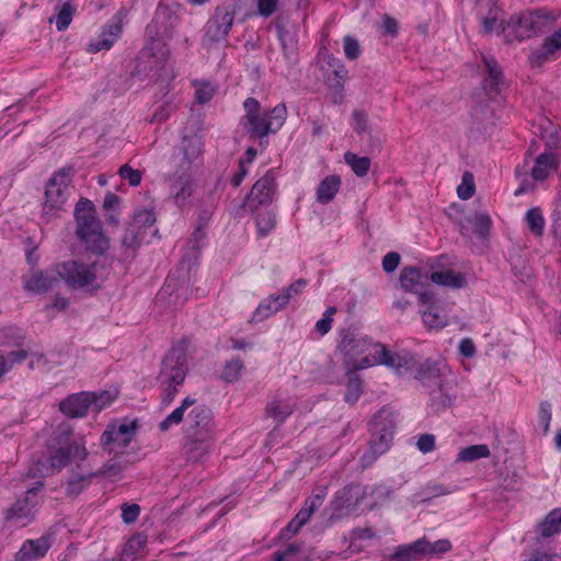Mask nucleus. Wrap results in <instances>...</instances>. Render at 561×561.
Instances as JSON below:
<instances>
[{
    "label": "nucleus",
    "mask_w": 561,
    "mask_h": 561,
    "mask_svg": "<svg viewBox=\"0 0 561 561\" xmlns=\"http://www.w3.org/2000/svg\"><path fill=\"white\" fill-rule=\"evenodd\" d=\"M182 302V295L171 283H167L156 297V305L162 308L175 309Z\"/></svg>",
    "instance_id": "nucleus-33"
},
{
    "label": "nucleus",
    "mask_w": 561,
    "mask_h": 561,
    "mask_svg": "<svg viewBox=\"0 0 561 561\" xmlns=\"http://www.w3.org/2000/svg\"><path fill=\"white\" fill-rule=\"evenodd\" d=\"M278 36L282 42L284 55L287 59H295L297 56V39L295 36L284 27L278 30Z\"/></svg>",
    "instance_id": "nucleus-45"
},
{
    "label": "nucleus",
    "mask_w": 561,
    "mask_h": 561,
    "mask_svg": "<svg viewBox=\"0 0 561 561\" xmlns=\"http://www.w3.org/2000/svg\"><path fill=\"white\" fill-rule=\"evenodd\" d=\"M234 9L229 5H220L206 24L204 44L211 45L224 39L234 21Z\"/></svg>",
    "instance_id": "nucleus-8"
},
{
    "label": "nucleus",
    "mask_w": 561,
    "mask_h": 561,
    "mask_svg": "<svg viewBox=\"0 0 561 561\" xmlns=\"http://www.w3.org/2000/svg\"><path fill=\"white\" fill-rule=\"evenodd\" d=\"M275 176L271 171H268L254 183L248 196L247 202L251 211L254 213L259 205L270 204L275 194Z\"/></svg>",
    "instance_id": "nucleus-14"
},
{
    "label": "nucleus",
    "mask_w": 561,
    "mask_h": 561,
    "mask_svg": "<svg viewBox=\"0 0 561 561\" xmlns=\"http://www.w3.org/2000/svg\"><path fill=\"white\" fill-rule=\"evenodd\" d=\"M561 530V507L551 511L538 525V533L541 537L548 538Z\"/></svg>",
    "instance_id": "nucleus-35"
},
{
    "label": "nucleus",
    "mask_w": 561,
    "mask_h": 561,
    "mask_svg": "<svg viewBox=\"0 0 561 561\" xmlns=\"http://www.w3.org/2000/svg\"><path fill=\"white\" fill-rule=\"evenodd\" d=\"M204 141L199 133L184 134L178 152L176 173L188 175L202 160Z\"/></svg>",
    "instance_id": "nucleus-6"
},
{
    "label": "nucleus",
    "mask_w": 561,
    "mask_h": 561,
    "mask_svg": "<svg viewBox=\"0 0 561 561\" xmlns=\"http://www.w3.org/2000/svg\"><path fill=\"white\" fill-rule=\"evenodd\" d=\"M455 398L454 387L450 383H438V387L431 392L432 404L436 409L450 407Z\"/></svg>",
    "instance_id": "nucleus-34"
},
{
    "label": "nucleus",
    "mask_w": 561,
    "mask_h": 561,
    "mask_svg": "<svg viewBox=\"0 0 561 561\" xmlns=\"http://www.w3.org/2000/svg\"><path fill=\"white\" fill-rule=\"evenodd\" d=\"M344 160L359 178L367 175L370 169L371 160L369 157H358L356 153L347 151L344 154Z\"/></svg>",
    "instance_id": "nucleus-40"
},
{
    "label": "nucleus",
    "mask_w": 561,
    "mask_h": 561,
    "mask_svg": "<svg viewBox=\"0 0 561 561\" xmlns=\"http://www.w3.org/2000/svg\"><path fill=\"white\" fill-rule=\"evenodd\" d=\"M93 397L92 408L99 412L102 409L110 405L117 397V393H113L111 391H102L100 393L91 392Z\"/></svg>",
    "instance_id": "nucleus-56"
},
{
    "label": "nucleus",
    "mask_w": 561,
    "mask_h": 561,
    "mask_svg": "<svg viewBox=\"0 0 561 561\" xmlns=\"http://www.w3.org/2000/svg\"><path fill=\"white\" fill-rule=\"evenodd\" d=\"M559 168V159L557 154L551 151L540 153L535 159V164L530 171V175L535 181L543 182L548 179L552 171Z\"/></svg>",
    "instance_id": "nucleus-21"
},
{
    "label": "nucleus",
    "mask_w": 561,
    "mask_h": 561,
    "mask_svg": "<svg viewBox=\"0 0 561 561\" xmlns=\"http://www.w3.org/2000/svg\"><path fill=\"white\" fill-rule=\"evenodd\" d=\"M61 278L56 272H37L24 282V289L34 294H44L55 288Z\"/></svg>",
    "instance_id": "nucleus-20"
},
{
    "label": "nucleus",
    "mask_w": 561,
    "mask_h": 561,
    "mask_svg": "<svg viewBox=\"0 0 561 561\" xmlns=\"http://www.w3.org/2000/svg\"><path fill=\"white\" fill-rule=\"evenodd\" d=\"M365 497V491L356 484H350L336 492L331 508V519H339L354 512Z\"/></svg>",
    "instance_id": "nucleus-9"
},
{
    "label": "nucleus",
    "mask_w": 561,
    "mask_h": 561,
    "mask_svg": "<svg viewBox=\"0 0 561 561\" xmlns=\"http://www.w3.org/2000/svg\"><path fill=\"white\" fill-rule=\"evenodd\" d=\"M363 393V381L357 376H350L346 383L345 401L354 404Z\"/></svg>",
    "instance_id": "nucleus-47"
},
{
    "label": "nucleus",
    "mask_w": 561,
    "mask_h": 561,
    "mask_svg": "<svg viewBox=\"0 0 561 561\" xmlns=\"http://www.w3.org/2000/svg\"><path fill=\"white\" fill-rule=\"evenodd\" d=\"M427 546V539L421 538L412 543L399 546L391 554L390 561H415L424 557V549Z\"/></svg>",
    "instance_id": "nucleus-25"
},
{
    "label": "nucleus",
    "mask_w": 561,
    "mask_h": 561,
    "mask_svg": "<svg viewBox=\"0 0 561 561\" xmlns=\"http://www.w3.org/2000/svg\"><path fill=\"white\" fill-rule=\"evenodd\" d=\"M92 474H81V476H76L71 479H69L68 483H67V495L70 496V497H76L77 495H79L83 489L88 485L89 483V478L91 477Z\"/></svg>",
    "instance_id": "nucleus-51"
},
{
    "label": "nucleus",
    "mask_w": 561,
    "mask_h": 561,
    "mask_svg": "<svg viewBox=\"0 0 561 561\" xmlns=\"http://www.w3.org/2000/svg\"><path fill=\"white\" fill-rule=\"evenodd\" d=\"M396 425L389 414L379 412L373 421V439L370 440L369 454L363 456L365 465L371 463L377 456L387 451L392 442Z\"/></svg>",
    "instance_id": "nucleus-4"
},
{
    "label": "nucleus",
    "mask_w": 561,
    "mask_h": 561,
    "mask_svg": "<svg viewBox=\"0 0 561 561\" xmlns=\"http://www.w3.org/2000/svg\"><path fill=\"white\" fill-rule=\"evenodd\" d=\"M186 352L184 346L172 347L162 360L159 382L162 387L161 401L164 405H170L186 377Z\"/></svg>",
    "instance_id": "nucleus-2"
},
{
    "label": "nucleus",
    "mask_w": 561,
    "mask_h": 561,
    "mask_svg": "<svg viewBox=\"0 0 561 561\" xmlns=\"http://www.w3.org/2000/svg\"><path fill=\"white\" fill-rule=\"evenodd\" d=\"M529 26L530 30L528 36H537L540 33L549 31L554 23V16L542 10L529 12Z\"/></svg>",
    "instance_id": "nucleus-29"
},
{
    "label": "nucleus",
    "mask_w": 561,
    "mask_h": 561,
    "mask_svg": "<svg viewBox=\"0 0 561 561\" xmlns=\"http://www.w3.org/2000/svg\"><path fill=\"white\" fill-rule=\"evenodd\" d=\"M144 233L145 231L140 227L129 222L122 238V244L126 248L135 249L140 245Z\"/></svg>",
    "instance_id": "nucleus-46"
},
{
    "label": "nucleus",
    "mask_w": 561,
    "mask_h": 561,
    "mask_svg": "<svg viewBox=\"0 0 561 561\" xmlns=\"http://www.w3.org/2000/svg\"><path fill=\"white\" fill-rule=\"evenodd\" d=\"M95 214V207L91 201L79 199L75 209L77 236L89 252L102 254L108 248V239L103 233L102 224Z\"/></svg>",
    "instance_id": "nucleus-1"
},
{
    "label": "nucleus",
    "mask_w": 561,
    "mask_h": 561,
    "mask_svg": "<svg viewBox=\"0 0 561 561\" xmlns=\"http://www.w3.org/2000/svg\"><path fill=\"white\" fill-rule=\"evenodd\" d=\"M186 420L185 437H214V420L209 409L195 407Z\"/></svg>",
    "instance_id": "nucleus-11"
},
{
    "label": "nucleus",
    "mask_w": 561,
    "mask_h": 561,
    "mask_svg": "<svg viewBox=\"0 0 561 561\" xmlns=\"http://www.w3.org/2000/svg\"><path fill=\"white\" fill-rule=\"evenodd\" d=\"M476 192L474 179L471 172L466 171L462 175L461 184L457 187L458 197L466 201L473 196Z\"/></svg>",
    "instance_id": "nucleus-49"
},
{
    "label": "nucleus",
    "mask_w": 561,
    "mask_h": 561,
    "mask_svg": "<svg viewBox=\"0 0 561 561\" xmlns=\"http://www.w3.org/2000/svg\"><path fill=\"white\" fill-rule=\"evenodd\" d=\"M483 62L486 68L488 77L484 80V90L489 94H497L503 84V73L497 61L491 56H484Z\"/></svg>",
    "instance_id": "nucleus-26"
},
{
    "label": "nucleus",
    "mask_w": 561,
    "mask_h": 561,
    "mask_svg": "<svg viewBox=\"0 0 561 561\" xmlns=\"http://www.w3.org/2000/svg\"><path fill=\"white\" fill-rule=\"evenodd\" d=\"M72 432L73 428L69 423L59 424L53 433L49 447L71 446L73 444L70 443Z\"/></svg>",
    "instance_id": "nucleus-42"
},
{
    "label": "nucleus",
    "mask_w": 561,
    "mask_h": 561,
    "mask_svg": "<svg viewBox=\"0 0 561 561\" xmlns=\"http://www.w3.org/2000/svg\"><path fill=\"white\" fill-rule=\"evenodd\" d=\"M124 469L125 465L122 462V460L115 458L105 462L102 469L96 474L115 479L121 476Z\"/></svg>",
    "instance_id": "nucleus-55"
},
{
    "label": "nucleus",
    "mask_w": 561,
    "mask_h": 561,
    "mask_svg": "<svg viewBox=\"0 0 561 561\" xmlns=\"http://www.w3.org/2000/svg\"><path fill=\"white\" fill-rule=\"evenodd\" d=\"M428 278L437 285L448 286L451 288H462L466 286L465 276L453 270L433 272Z\"/></svg>",
    "instance_id": "nucleus-31"
},
{
    "label": "nucleus",
    "mask_w": 561,
    "mask_h": 561,
    "mask_svg": "<svg viewBox=\"0 0 561 561\" xmlns=\"http://www.w3.org/2000/svg\"><path fill=\"white\" fill-rule=\"evenodd\" d=\"M375 363H379V357L365 355L360 359L355 358L350 363H346V368L348 373H353L354 370L364 369L373 366Z\"/></svg>",
    "instance_id": "nucleus-60"
},
{
    "label": "nucleus",
    "mask_w": 561,
    "mask_h": 561,
    "mask_svg": "<svg viewBox=\"0 0 561 561\" xmlns=\"http://www.w3.org/2000/svg\"><path fill=\"white\" fill-rule=\"evenodd\" d=\"M286 117V106L278 104L266 114L244 116V128L251 137L263 138L271 133H276L284 125Z\"/></svg>",
    "instance_id": "nucleus-5"
},
{
    "label": "nucleus",
    "mask_w": 561,
    "mask_h": 561,
    "mask_svg": "<svg viewBox=\"0 0 561 561\" xmlns=\"http://www.w3.org/2000/svg\"><path fill=\"white\" fill-rule=\"evenodd\" d=\"M341 185V180L336 175L327 176L321 181L317 188V201L321 204L331 202L336 195Z\"/></svg>",
    "instance_id": "nucleus-32"
},
{
    "label": "nucleus",
    "mask_w": 561,
    "mask_h": 561,
    "mask_svg": "<svg viewBox=\"0 0 561 561\" xmlns=\"http://www.w3.org/2000/svg\"><path fill=\"white\" fill-rule=\"evenodd\" d=\"M216 88L209 82H201L196 84L195 100L199 104L209 102L215 95Z\"/></svg>",
    "instance_id": "nucleus-57"
},
{
    "label": "nucleus",
    "mask_w": 561,
    "mask_h": 561,
    "mask_svg": "<svg viewBox=\"0 0 561 561\" xmlns=\"http://www.w3.org/2000/svg\"><path fill=\"white\" fill-rule=\"evenodd\" d=\"M491 228V219L488 214L478 213L471 217H467L463 222L460 224V231L463 236L468 237L470 231L481 238H485L489 234Z\"/></svg>",
    "instance_id": "nucleus-24"
},
{
    "label": "nucleus",
    "mask_w": 561,
    "mask_h": 561,
    "mask_svg": "<svg viewBox=\"0 0 561 561\" xmlns=\"http://www.w3.org/2000/svg\"><path fill=\"white\" fill-rule=\"evenodd\" d=\"M195 403L194 399L185 398L181 405L170 413L160 424L159 428L167 432L170 426L178 425L184 420V413Z\"/></svg>",
    "instance_id": "nucleus-38"
},
{
    "label": "nucleus",
    "mask_w": 561,
    "mask_h": 561,
    "mask_svg": "<svg viewBox=\"0 0 561 561\" xmlns=\"http://www.w3.org/2000/svg\"><path fill=\"white\" fill-rule=\"evenodd\" d=\"M134 225L140 227L144 231L156 222V215L148 209H140L134 214L131 221Z\"/></svg>",
    "instance_id": "nucleus-54"
},
{
    "label": "nucleus",
    "mask_w": 561,
    "mask_h": 561,
    "mask_svg": "<svg viewBox=\"0 0 561 561\" xmlns=\"http://www.w3.org/2000/svg\"><path fill=\"white\" fill-rule=\"evenodd\" d=\"M87 456L85 447L78 443H73L71 446L49 447L48 470L51 472L60 471L70 461H83Z\"/></svg>",
    "instance_id": "nucleus-12"
},
{
    "label": "nucleus",
    "mask_w": 561,
    "mask_h": 561,
    "mask_svg": "<svg viewBox=\"0 0 561 561\" xmlns=\"http://www.w3.org/2000/svg\"><path fill=\"white\" fill-rule=\"evenodd\" d=\"M556 60V57L547 50L541 43L540 47L531 49L528 55V64L531 68H541L545 64Z\"/></svg>",
    "instance_id": "nucleus-44"
},
{
    "label": "nucleus",
    "mask_w": 561,
    "mask_h": 561,
    "mask_svg": "<svg viewBox=\"0 0 561 561\" xmlns=\"http://www.w3.org/2000/svg\"><path fill=\"white\" fill-rule=\"evenodd\" d=\"M428 279L427 273L415 266L403 267L399 277L401 288L419 295L422 304H430L433 300V294L425 290Z\"/></svg>",
    "instance_id": "nucleus-10"
},
{
    "label": "nucleus",
    "mask_w": 561,
    "mask_h": 561,
    "mask_svg": "<svg viewBox=\"0 0 561 561\" xmlns=\"http://www.w3.org/2000/svg\"><path fill=\"white\" fill-rule=\"evenodd\" d=\"M137 428V421L130 423H123L114 425L106 430L102 435L103 445H116L119 448H125L133 440Z\"/></svg>",
    "instance_id": "nucleus-16"
},
{
    "label": "nucleus",
    "mask_w": 561,
    "mask_h": 561,
    "mask_svg": "<svg viewBox=\"0 0 561 561\" xmlns=\"http://www.w3.org/2000/svg\"><path fill=\"white\" fill-rule=\"evenodd\" d=\"M185 454L191 461H201L208 453L214 437H185Z\"/></svg>",
    "instance_id": "nucleus-27"
},
{
    "label": "nucleus",
    "mask_w": 561,
    "mask_h": 561,
    "mask_svg": "<svg viewBox=\"0 0 561 561\" xmlns=\"http://www.w3.org/2000/svg\"><path fill=\"white\" fill-rule=\"evenodd\" d=\"M121 33H122V18L115 16L114 21L103 30L100 37H101V39L110 41L111 47H112L114 42L119 37Z\"/></svg>",
    "instance_id": "nucleus-53"
},
{
    "label": "nucleus",
    "mask_w": 561,
    "mask_h": 561,
    "mask_svg": "<svg viewBox=\"0 0 561 561\" xmlns=\"http://www.w3.org/2000/svg\"><path fill=\"white\" fill-rule=\"evenodd\" d=\"M427 310L422 311V318L424 324L428 329H440L446 325V314L435 306V299L432 302L426 304Z\"/></svg>",
    "instance_id": "nucleus-36"
},
{
    "label": "nucleus",
    "mask_w": 561,
    "mask_h": 561,
    "mask_svg": "<svg viewBox=\"0 0 561 561\" xmlns=\"http://www.w3.org/2000/svg\"><path fill=\"white\" fill-rule=\"evenodd\" d=\"M140 514V506L136 503L122 505V518L126 524H133L137 520Z\"/></svg>",
    "instance_id": "nucleus-63"
},
{
    "label": "nucleus",
    "mask_w": 561,
    "mask_h": 561,
    "mask_svg": "<svg viewBox=\"0 0 561 561\" xmlns=\"http://www.w3.org/2000/svg\"><path fill=\"white\" fill-rule=\"evenodd\" d=\"M96 264H84L69 261L57 266L56 273L71 288H83L92 285L96 279Z\"/></svg>",
    "instance_id": "nucleus-7"
},
{
    "label": "nucleus",
    "mask_w": 561,
    "mask_h": 561,
    "mask_svg": "<svg viewBox=\"0 0 561 561\" xmlns=\"http://www.w3.org/2000/svg\"><path fill=\"white\" fill-rule=\"evenodd\" d=\"M542 139L550 150L557 149L560 144L559 129L549 123V127L542 133Z\"/></svg>",
    "instance_id": "nucleus-61"
},
{
    "label": "nucleus",
    "mask_w": 561,
    "mask_h": 561,
    "mask_svg": "<svg viewBox=\"0 0 561 561\" xmlns=\"http://www.w3.org/2000/svg\"><path fill=\"white\" fill-rule=\"evenodd\" d=\"M73 13L75 8L69 2L61 5L59 12L55 16L58 31H64L69 26L72 21Z\"/></svg>",
    "instance_id": "nucleus-52"
},
{
    "label": "nucleus",
    "mask_w": 561,
    "mask_h": 561,
    "mask_svg": "<svg viewBox=\"0 0 561 561\" xmlns=\"http://www.w3.org/2000/svg\"><path fill=\"white\" fill-rule=\"evenodd\" d=\"M93 397L91 392L75 393L59 403L60 411L69 417H82L92 405Z\"/></svg>",
    "instance_id": "nucleus-17"
},
{
    "label": "nucleus",
    "mask_w": 561,
    "mask_h": 561,
    "mask_svg": "<svg viewBox=\"0 0 561 561\" xmlns=\"http://www.w3.org/2000/svg\"><path fill=\"white\" fill-rule=\"evenodd\" d=\"M295 403L289 399H283L275 396L265 408L266 417L272 419L277 424H282L295 411Z\"/></svg>",
    "instance_id": "nucleus-22"
},
{
    "label": "nucleus",
    "mask_w": 561,
    "mask_h": 561,
    "mask_svg": "<svg viewBox=\"0 0 561 561\" xmlns=\"http://www.w3.org/2000/svg\"><path fill=\"white\" fill-rule=\"evenodd\" d=\"M72 168H65L55 173L45 190L43 214L47 218L59 216L66 209L71 196Z\"/></svg>",
    "instance_id": "nucleus-3"
},
{
    "label": "nucleus",
    "mask_w": 561,
    "mask_h": 561,
    "mask_svg": "<svg viewBox=\"0 0 561 561\" xmlns=\"http://www.w3.org/2000/svg\"><path fill=\"white\" fill-rule=\"evenodd\" d=\"M168 57L169 50L165 44L159 38L153 39L142 49L137 70L138 72H150L153 69H162Z\"/></svg>",
    "instance_id": "nucleus-13"
},
{
    "label": "nucleus",
    "mask_w": 561,
    "mask_h": 561,
    "mask_svg": "<svg viewBox=\"0 0 561 561\" xmlns=\"http://www.w3.org/2000/svg\"><path fill=\"white\" fill-rule=\"evenodd\" d=\"M343 47H344V54L348 59L355 60L359 57V55H360L359 43L354 37H352L350 35L344 36Z\"/></svg>",
    "instance_id": "nucleus-59"
},
{
    "label": "nucleus",
    "mask_w": 561,
    "mask_h": 561,
    "mask_svg": "<svg viewBox=\"0 0 561 561\" xmlns=\"http://www.w3.org/2000/svg\"><path fill=\"white\" fill-rule=\"evenodd\" d=\"M490 456V449L486 445H472L461 449L458 453L457 461L462 462H471L481 458H486Z\"/></svg>",
    "instance_id": "nucleus-41"
},
{
    "label": "nucleus",
    "mask_w": 561,
    "mask_h": 561,
    "mask_svg": "<svg viewBox=\"0 0 561 561\" xmlns=\"http://www.w3.org/2000/svg\"><path fill=\"white\" fill-rule=\"evenodd\" d=\"M36 495V490L27 491L24 499L18 500L5 513L8 522L26 525L34 518V508L36 502L32 500Z\"/></svg>",
    "instance_id": "nucleus-15"
},
{
    "label": "nucleus",
    "mask_w": 561,
    "mask_h": 561,
    "mask_svg": "<svg viewBox=\"0 0 561 561\" xmlns=\"http://www.w3.org/2000/svg\"><path fill=\"white\" fill-rule=\"evenodd\" d=\"M369 347L370 344L366 339L350 331L343 332L342 341L339 345L341 353L345 357V364L364 355L368 352Z\"/></svg>",
    "instance_id": "nucleus-18"
},
{
    "label": "nucleus",
    "mask_w": 561,
    "mask_h": 561,
    "mask_svg": "<svg viewBox=\"0 0 561 561\" xmlns=\"http://www.w3.org/2000/svg\"><path fill=\"white\" fill-rule=\"evenodd\" d=\"M242 369L243 363L240 359H231L226 363L221 377L226 382H234L240 378Z\"/></svg>",
    "instance_id": "nucleus-48"
},
{
    "label": "nucleus",
    "mask_w": 561,
    "mask_h": 561,
    "mask_svg": "<svg viewBox=\"0 0 561 561\" xmlns=\"http://www.w3.org/2000/svg\"><path fill=\"white\" fill-rule=\"evenodd\" d=\"M379 353V363L392 368L398 375L410 370L414 360L411 356H401L398 354H391L385 347H381Z\"/></svg>",
    "instance_id": "nucleus-28"
},
{
    "label": "nucleus",
    "mask_w": 561,
    "mask_h": 561,
    "mask_svg": "<svg viewBox=\"0 0 561 561\" xmlns=\"http://www.w3.org/2000/svg\"><path fill=\"white\" fill-rule=\"evenodd\" d=\"M542 44L556 57V54L561 50V28L547 36Z\"/></svg>",
    "instance_id": "nucleus-64"
},
{
    "label": "nucleus",
    "mask_w": 561,
    "mask_h": 561,
    "mask_svg": "<svg viewBox=\"0 0 561 561\" xmlns=\"http://www.w3.org/2000/svg\"><path fill=\"white\" fill-rule=\"evenodd\" d=\"M529 12H524L520 15H513L507 21H501V32H508L506 35V43L512 42V39L523 41L525 38H530L526 34L530 33L529 26Z\"/></svg>",
    "instance_id": "nucleus-19"
},
{
    "label": "nucleus",
    "mask_w": 561,
    "mask_h": 561,
    "mask_svg": "<svg viewBox=\"0 0 561 561\" xmlns=\"http://www.w3.org/2000/svg\"><path fill=\"white\" fill-rule=\"evenodd\" d=\"M50 543L47 537L35 540H27L23 543L15 556L16 561H33L43 557L49 549Z\"/></svg>",
    "instance_id": "nucleus-23"
},
{
    "label": "nucleus",
    "mask_w": 561,
    "mask_h": 561,
    "mask_svg": "<svg viewBox=\"0 0 561 561\" xmlns=\"http://www.w3.org/2000/svg\"><path fill=\"white\" fill-rule=\"evenodd\" d=\"M451 549V542L448 539H440L435 542H430L427 540V546L424 549L425 554H437L445 553Z\"/></svg>",
    "instance_id": "nucleus-62"
},
{
    "label": "nucleus",
    "mask_w": 561,
    "mask_h": 561,
    "mask_svg": "<svg viewBox=\"0 0 561 561\" xmlns=\"http://www.w3.org/2000/svg\"><path fill=\"white\" fill-rule=\"evenodd\" d=\"M306 285H307V280L304 278L296 280L295 283H293L291 285H289L286 288L284 295H279L274 298L273 307L271 305H267V306L261 305L257 308V312H261L264 308H266L267 310H271L272 312L279 310L280 308H283L284 306H286L288 304V301L291 297L301 293L304 290V288L306 287Z\"/></svg>",
    "instance_id": "nucleus-30"
},
{
    "label": "nucleus",
    "mask_w": 561,
    "mask_h": 561,
    "mask_svg": "<svg viewBox=\"0 0 561 561\" xmlns=\"http://www.w3.org/2000/svg\"><path fill=\"white\" fill-rule=\"evenodd\" d=\"M259 237H266L276 227V215L270 209H263L255 215Z\"/></svg>",
    "instance_id": "nucleus-39"
},
{
    "label": "nucleus",
    "mask_w": 561,
    "mask_h": 561,
    "mask_svg": "<svg viewBox=\"0 0 561 561\" xmlns=\"http://www.w3.org/2000/svg\"><path fill=\"white\" fill-rule=\"evenodd\" d=\"M118 174L122 179L127 180L131 186L139 185L142 179L141 172L133 169L129 164H123Z\"/></svg>",
    "instance_id": "nucleus-58"
},
{
    "label": "nucleus",
    "mask_w": 561,
    "mask_h": 561,
    "mask_svg": "<svg viewBox=\"0 0 561 561\" xmlns=\"http://www.w3.org/2000/svg\"><path fill=\"white\" fill-rule=\"evenodd\" d=\"M168 16H170V12H169V10L167 8L158 9L157 12H156L154 20L147 27L148 35H150V36L156 35L158 37H162V36L168 35V33H169V27L168 26H164L163 30L157 28V24L160 21H162L165 18H168Z\"/></svg>",
    "instance_id": "nucleus-50"
},
{
    "label": "nucleus",
    "mask_w": 561,
    "mask_h": 561,
    "mask_svg": "<svg viewBox=\"0 0 561 561\" xmlns=\"http://www.w3.org/2000/svg\"><path fill=\"white\" fill-rule=\"evenodd\" d=\"M525 220L529 230L536 234L537 237H541L543 234L545 229V218L539 208L535 207L529 209L526 213Z\"/></svg>",
    "instance_id": "nucleus-43"
},
{
    "label": "nucleus",
    "mask_w": 561,
    "mask_h": 561,
    "mask_svg": "<svg viewBox=\"0 0 561 561\" xmlns=\"http://www.w3.org/2000/svg\"><path fill=\"white\" fill-rule=\"evenodd\" d=\"M178 180L174 183L178 191L174 193L173 198L178 206L182 207L186 204L187 199L192 195V180L191 174L183 175V173H176Z\"/></svg>",
    "instance_id": "nucleus-37"
}]
</instances>
